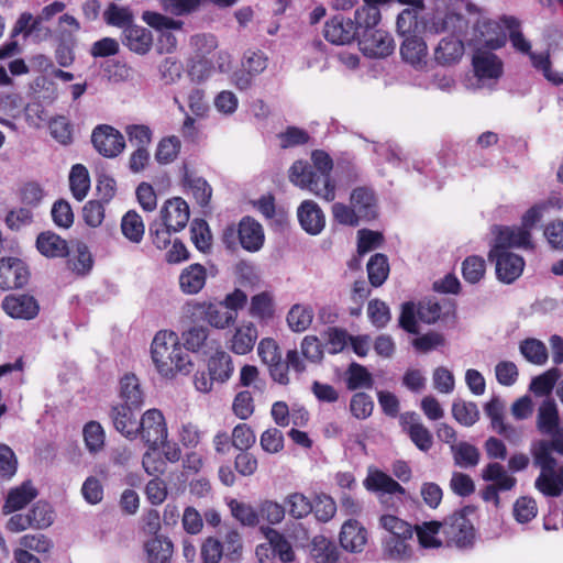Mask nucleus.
Instances as JSON below:
<instances>
[{
	"mask_svg": "<svg viewBox=\"0 0 563 563\" xmlns=\"http://www.w3.org/2000/svg\"><path fill=\"white\" fill-rule=\"evenodd\" d=\"M501 23L509 32V41L514 48L528 55L531 52V44L520 31L519 21L512 16H504Z\"/></svg>",
	"mask_w": 563,
	"mask_h": 563,
	"instance_id": "obj_52",
	"label": "nucleus"
},
{
	"mask_svg": "<svg viewBox=\"0 0 563 563\" xmlns=\"http://www.w3.org/2000/svg\"><path fill=\"white\" fill-rule=\"evenodd\" d=\"M238 240L245 251H260L265 241L263 227L251 217L242 218L238 225Z\"/></svg>",
	"mask_w": 563,
	"mask_h": 563,
	"instance_id": "obj_18",
	"label": "nucleus"
},
{
	"mask_svg": "<svg viewBox=\"0 0 563 563\" xmlns=\"http://www.w3.org/2000/svg\"><path fill=\"white\" fill-rule=\"evenodd\" d=\"M350 203L355 208L361 220H372L377 216L376 196L369 187H357L352 190Z\"/></svg>",
	"mask_w": 563,
	"mask_h": 563,
	"instance_id": "obj_23",
	"label": "nucleus"
},
{
	"mask_svg": "<svg viewBox=\"0 0 563 563\" xmlns=\"http://www.w3.org/2000/svg\"><path fill=\"white\" fill-rule=\"evenodd\" d=\"M183 181L184 186L190 190L200 207L205 208L209 206L212 197V188L205 178L185 169Z\"/></svg>",
	"mask_w": 563,
	"mask_h": 563,
	"instance_id": "obj_33",
	"label": "nucleus"
},
{
	"mask_svg": "<svg viewBox=\"0 0 563 563\" xmlns=\"http://www.w3.org/2000/svg\"><path fill=\"white\" fill-rule=\"evenodd\" d=\"M442 530V525L438 521L424 522L416 527V532L420 545L424 549L439 548L442 542L437 538L438 532Z\"/></svg>",
	"mask_w": 563,
	"mask_h": 563,
	"instance_id": "obj_57",
	"label": "nucleus"
},
{
	"mask_svg": "<svg viewBox=\"0 0 563 563\" xmlns=\"http://www.w3.org/2000/svg\"><path fill=\"white\" fill-rule=\"evenodd\" d=\"M358 38L361 51L368 57L384 58L395 49L393 36L383 30L364 32Z\"/></svg>",
	"mask_w": 563,
	"mask_h": 563,
	"instance_id": "obj_11",
	"label": "nucleus"
},
{
	"mask_svg": "<svg viewBox=\"0 0 563 563\" xmlns=\"http://www.w3.org/2000/svg\"><path fill=\"white\" fill-rule=\"evenodd\" d=\"M92 256L85 244H79L76 254L68 258L67 267L77 275H86L92 268Z\"/></svg>",
	"mask_w": 563,
	"mask_h": 563,
	"instance_id": "obj_55",
	"label": "nucleus"
},
{
	"mask_svg": "<svg viewBox=\"0 0 563 563\" xmlns=\"http://www.w3.org/2000/svg\"><path fill=\"white\" fill-rule=\"evenodd\" d=\"M2 310L13 319L32 320L40 312L37 300L29 294H11L1 302Z\"/></svg>",
	"mask_w": 563,
	"mask_h": 563,
	"instance_id": "obj_12",
	"label": "nucleus"
},
{
	"mask_svg": "<svg viewBox=\"0 0 563 563\" xmlns=\"http://www.w3.org/2000/svg\"><path fill=\"white\" fill-rule=\"evenodd\" d=\"M413 538L383 540V558L393 562H408L413 555Z\"/></svg>",
	"mask_w": 563,
	"mask_h": 563,
	"instance_id": "obj_35",
	"label": "nucleus"
},
{
	"mask_svg": "<svg viewBox=\"0 0 563 563\" xmlns=\"http://www.w3.org/2000/svg\"><path fill=\"white\" fill-rule=\"evenodd\" d=\"M209 330L206 327L195 325L183 333L184 344L186 351L198 352L200 351L208 339Z\"/></svg>",
	"mask_w": 563,
	"mask_h": 563,
	"instance_id": "obj_64",
	"label": "nucleus"
},
{
	"mask_svg": "<svg viewBox=\"0 0 563 563\" xmlns=\"http://www.w3.org/2000/svg\"><path fill=\"white\" fill-rule=\"evenodd\" d=\"M364 483L367 489L382 494L380 499L383 503H385L384 497L387 495L402 496L406 494L405 488L398 482L380 471L371 473Z\"/></svg>",
	"mask_w": 563,
	"mask_h": 563,
	"instance_id": "obj_27",
	"label": "nucleus"
},
{
	"mask_svg": "<svg viewBox=\"0 0 563 563\" xmlns=\"http://www.w3.org/2000/svg\"><path fill=\"white\" fill-rule=\"evenodd\" d=\"M552 451L549 440L541 439L531 443L533 464L540 468L534 487L547 497H559L563 493V465L558 466Z\"/></svg>",
	"mask_w": 563,
	"mask_h": 563,
	"instance_id": "obj_2",
	"label": "nucleus"
},
{
	"mask_svg": "<svg viewBox=\"0 0 563 563\" xmlns=\"http://www.w3.org/2000/svg\"><path fill=\"white\" fill-rule=\"evenodd\" d=\"M428 27L435 34L448 32L452 34L451 36H457L466 30L467 22L463 15L455 12L438 13L431 19Z\"/></svg>",
	"mask_w": 563,
	"mask_h": 563,
	"instance_id": "obj_28",
	"label": "nucleus"
},
{
	"mask_svg": "<svg viewBox=\"0 0 563 563\" xmlns=\"http://www.w3.org/2000/svg\"><path fill=\"white\" fill-rule=\"evenodd\" d=\"M476 29L488 47L497 49L505 45L506 35L498 22L489 19H482L477 22Z\"/></svg>",
	"mask_w": 563,
	"mask_h": 563,
	"instance_id": "obj_40",
	"label": "nucleus"
},
{
	"mask_svg": "<svg viewBox=\"0 0 563 563\" xmlns=\"http://www.w3.org/2000/svg\"><path fill=\"white\" fill-rule=\"evenodd\" d=\"M163 223L172 228L173 232L181 231L189 221L188 203L180 197L169 199L161 210Z\"/></svg>",
	"mask_w": 563,
	"mask_h": 563,
	"instance_id": "obj_19",
	"label": "nucleus"
},
{
	"mask_svg": "<svg viewBox=\"0 0 563 563\" xmlns=\"http://www.w3.org/2000/svg\"><path fill=\"white\" fill-rule=\"evenodd\" d=\"M402 59L417 70H424L429 64L428 46L424 40L418 34L408 35L400 46Z\"/></svg>",
	"mask_w": 563,
	"mask_h": 563,
	"instance_id": "obj_15",
	"label": "nucleus"
},
{
	"mask_svg": "<svg viewBox=\"0 0 563 563\" xmlns=\"http://www.w3.org/2000/svg\"><path fill=\"white\" fill-rule=\"evenodd\" d=\"M162 9L174 16H187L200 10L203 0H158Z\"/></svg>",
	"mask_w": 563,
	"mask_h": 563,
	"instance_id": "obj_49",
	"label": "nucleus"
},
{
	"mask_svg": "<svg viewBox=\"0 0 563 563\" xmlns=\"http://www.w3.org/2000/svg\"><path fill=\"white\" fill-rule=\"evenodd\" d=\"M494 235L490 249L496 253L508 251L509 249L533 250L534 244L532 235L521 225H494L492 229Z\"/></svg>",
	"mask_w": 563,
	"mask_h": 563,
	"instance_id": "obj_5",
	"label": "nucleus"
},
{
	"mask_svg": "<svg viewBox=\"0 0 563 563\" xmlns=\"http://www.w3.org/2000/svg\"><path fill=\"white\" fill-rule=\"evenodd\" d=\"M121 231L130 242L139 244L145 231L141 216L134 210L128 211L121 220Z\"/></svg>",
	"mask_w": 563,
	"mask_h": 563,
	"instance_id": "obj_43",
	"label": "nucleus"
},
{
	"mask_svg": "<svg viewBox=\"0 0 563 563\" xmlns=\"http://www.w3.org/2000/svg\"><path fill=\"white\" fill-rule=\"evenodd\" d=\"M401 424L410 440L422 452H428L433 444V437L429 429L420 421L416 412H405L400 417Z\"/></svg>",
	"mask_w": 563,
	"mask_h": 563,
	"instance_id": "obj_16",
	"label": "nucleus"
},
{
	"mask_svg": "<svg viewBox=\"0 0 563 563\" xmlns=\"http://www.w3.org/2000/svg\"><path fill=\"white\" fill-rule=\"evenodd\" d=\"M486 263L485 260L477 255L468 256L462 264V274L466 282L470 284L478 283L485 275Z\"/></svg>",
	"mask_w": 563,
	"mask_h": 563,
	"instance_id": "obj_58",
	"label": "nucleus"
},
{
	"mask_svg": "<svg viewBox=\"0 0 563 563\" xmlns=\"http://www.w3.org/2000/svg\"><path fill=\"white\" fill-rule=\"evenodd\" d=\"M69 187L75 199L81 201L86 198L90 188V178L88 169L84 165L76 164L71 167Z\"/></svg>",
	"mask_w": 563,
	"mask_h": 563,
	"instance_id": "obj_42",
	"label": "nucleus"
},
{
	"mask_svg": "<svg viewBox=\"0 0 563 563\" xmlns=\"http://www.w3.org/2000/svg\"><path fill=\"white\" fill-rule=\"evenodd\" d=\"M528 56L532 66L541 71L548 81L556 86L563 85V73L552 69L550 54L548 52L536 53L531 51Z\"/></svg>",
	"mask_w": 563,
	"mask_h": 563,
	"instance_id": "obj_44",
	"label": "nucleus"
},
{
	"mask_svg": "<svg viewBox=\"0 0 563 563\" xmlns=\"http://www.w3.org/2000/svg\"><path fill=\"white\" fill-rule=\"evenodd\" d=\"M37 496V489L30 481L22 483L20 486L12 488L5 499L3 514L8 515L24 508Z\"/></svg>",
	"mask_w": 563,
	"mask_h": 563,
	"instance_id": "obj_29",
	"label": "nucleus"
},
{
	"mask_svg": "<svg viewBox=\"0 0 563 563\" xmlns=\"http://www.w3.org/2000/svg\"><path fill=\"white\" fill-rule=\"evenodd\" d=\"M91 142L99 154L109 158L118 156L125 147L123 135L108 124H101L93 129Z\"/></svg>",
	"mask_w": 563,
	"mask_h": 563,
	"instance_id": "obj_9",
	"label": "nucleus"
},
{
	"mask_svg": "<svg viewBox=\"0 0 563 563\" xmlns=\"http://www.w3.org/2000/svg\"><path fill=\"white\" fill-rule=\"evenodd\" d=\"M454 464L461 468L475 467L479 463V450L465 441L451 445Z\"/></svg>",
	"mask_w": 563,
	"mask_h": 563,
	"instance_id": "obj_39",
	"label": "nucleus"
},
{
	"mask_svg": "<svg viewBox=\"0 0 563 563\" xmlns=\"http://www.w3.org/2000/svg\"><path fill=\"white\" fill-rule=\"evenodd\" d=\"M190 46L197 58L206 59L218 47V40L210 33L195 34L190 37Z\"/></svg>",
	"mask_w": 563,
	"mask_h": 563,
	"instance_id": "obj_61",
	"label": "nucleus"
},
{
	"mask_svg": "<svg viewBox=\"0 0 563 563\" xmlns=\"http://www.w3.org/2000/svg\"><path fill=\"white\" fill-rule=\"evenodd\" d=\"M206 279V268L200 264H191L180 273L179 287L187 295H196L203 288Z\"/></svg>",
	"mask_w": 563,
	"mask_h": 563,
	"instance_id": "obj_31",
	"label": "nucleus"
},
{
	"mask_svg": "<svg viewBox=\"0 0 563 563\" xmlns=\"http://www.w3.org/2000/svg\"><path fill=\"white\" fill-rule=\"evenodd\" d=\"M120 398L122 405L141 409L144 404V393L139 378L134 374H126L120 380Z\"/></svg>",
	"mask_w": 563,
	"mask_h": 563,
	"instance_id": "obj_32",
	"label": "nucleus"
},
{
	"mask_svg": "<svg viewBox=\"0 0 563 563\" xmlns=\"http://www.w3.org/2000/svg\"><path fill=\"white\" fill-rule=\"evenodd\" d=\"M473 68L478 82L497 80L503 74V63L497 55L478 51L473 57Z\"/></svg>",
	"mask_w": 563,
	"mask_h": 563,
	"instance_id": "obj_20",
	"label": "nucleus"
},
{
	"mask_svg": "<svg viewBox=\"0 0 563 563\" xmlns=\"http://www.w3.org/2000/svg\"><path fill=\"white\" fill-rule=\"evenodd\" d=\"M139 434L152 450L165 445L168 431L163 413L157 409H150L139 420Z\"/></svg>",
	"mask_w": 563,
	"mask_h": 563,
	"instance_id": "obj_6",
	"label": "nucleus"
},
{
	"mask_svg": "<svg viewBox=\"0 0 563 563\" xmlns=\"http://www.w3.org/2000/svg\"><path fill=\"white\" fill-rule=\"evenodd\" d=\"M488 258L495 262L496 277L504 284H512L523 272L525 260L522 256L509 251H499L494 253L493 249L488 252Z\"/></svg>",
	"mask_w": 563,
	"mask_h": 563,
	"instance_id": "obj_8",
	"label": "nucleus"
},
{
	"mask_svg": "<svg viewBox=\"0 0 563 563\" xmlns=\"http://www.w3.org/2000/svg\"><path fill=\"white\" fill-rule=\"evenodd\" d=\"M379 525L384 529L385 534L383 540H396L402 538L412 539L413 537V528L407 521L393 516V515H384L379 519Z\"/></svg>",
	"mask_w": 563,
	"mask_h": 563,
	"instance_id": "obj_36",
	"label": "nucleus"
},
{
	"mask_svg": "<svg viewBox=\"0 0 563 563\" xmlns=\"http://www.w3.org/2000/svg\"><path fill=\"white\" fill-rule=\"evenodd\" d=\"M266 539L271 544L274 558H278L283 563H290L295 560V552L291 544L277 530L267 529Z\"/></svg>",
	"mask_w": 563,
	"mask_h": 563,
	"instance_id": "obj_41",
	"label": "nucleus"
},
{
	"mask_svg": "<svg viewBox=\"0 0 563 563\" xmlns=\"http://www.w3.org/2000/svg\"><path fill=\"white\" fill-rule=\"evenodd\" d=\"M142 20L159 33L157 45L162 53H172L176 49L178 41L174 32L184 29V21L155 11H144Z\"/></svg>",
	"mask_w": 563,
	"mask_h": 563,
	"instance_id": "obj_4",
	"label": "nucleus"
},
{
	"mask_svg": "<svg viewBox=\"0 0 563 563\" xmlns=\"http://www.w3.org/2000/svg\"><path fill=\"white\" fill-rule=\"evenodd\" d=\"M122 42L130 51L145 55L152 48L153 35L146 27L133 24L123 31Z\"/></svg>",
	"mask_w": 563,
	"mask_h": 563,
	"instance_id": "obj_26",
	"label": "nucleus"
},
{
	"mask_svg": "<svg viewBox=\"0 0 563 563\" xmlns=\"http://www.w3.org/2000/svg\"><path fill=\"white\" fill-rule=\"evenodd\" d=\"M482 478L492 482L500 492L511 490L517 484L516 477L509 475L505 466L498 462L488 463L482 470Z\"/></svg>",
	"mask_w": 563,
	"mask_h": 563,
	"instance_id": "obj_34",
	"label": "nucleus"
},
{
	"mask_svg": "<svg viewBox=\"0 0 563 563\" xmlns=\"http://www.w3.org/2000/svg\"><path fill=\"white\" fill-rule=\"evenodd\" d=\"M36 247L46 257H64L68 254L67 242L53 232H43L37 236Z\"/></svg>",
	"mask_w": 563,
	"mask_h": 563,
	"instance_id": "obj_37",
	"label": "nucleus"
},
{
	"mask_svg": "<svg viewBox=\"0 0 563 563\" xmlns=\"http://www.w3.org/2000/svg\"><path fill=\"white\" fill-rule=\"evenodd\" d=\"M139 408H132L126 405H118L111 409L110 416L113 426L118 432L128 439H134L139 435Z\"/></svg>",
	"mask_w": 563,
	"mask_h": 563,
	"instance_id": "obj_17",
	"label": "nucleus"
},
{
	"mask_svg": "<svg viewBox=\"0 0 563 563\" xmlns=\"http://www.w3.org/2000/svg\"><path fill=\"white\" fill-rule=\"evenodd\" d=\"M423 8H410L402 10L397 16V32L404 38L408 35L418 34L419 31V21H418V10H422Z\"/></svg>",
	"mask_w": 563,
	"mask_h": 563,
	"instance_id": "obj_54",
	"label": "nucleus"
},
{
	"mask_svg": "<svg viewBox=\"0 0 563 563\" xmlns=\"http://www.w3.org/2000/svg\"><path fill=\"white\" fill-rule=\"evenodd\" d=\"M374 379L367 368L361 364L352 363L346 372V386L350 390L372 388Z\"/></svg>",
	"mask_w": 563,
	"mask_h": 563,
	"instance_id": "obj_51",
	"label": "nucleus"
},
{
	"mask_svg": "<svg viewBox=\"0 0 563 563\" xmlns=\"http://www.w3.org/2000/svg\"><path fill=\"white\" fill-rule=\"evenodd\" d=\"M452 415L462 426L472 427L479 419L477 405L472 401L455 399L452 404Z\"/></svg>",
	"mask_w": 563,
	"mask_h": 563,
	"instance_id": "obj_47",
	"label": "nucleus"
},
{
	"mask_svg": "<svg viewBox=\"0 0 563 563\" xmlns=\"http://www.w3.org/2000/svg\"><path fill=\"white\" fill-rule=\"evenodd\" d=\"M209 375L217 383H227L234 373V362L230 353L219 349L208 358L207 363Z\"/></svg>",
	"mask_w": 563,
	"mask_h": 563,
	"instance_id": "obj_25",
	"label": "nucleus"
},
{
	"mask_svg": "<svg viewBox=\"0 0 563 563\" xmlns=\"http://www.w3.org/2000/svg\"><path fill=\"white\" fill-rule=\"evenodd\" d=\"M367 542V531L356 520H347L343 523L340 532V543L343 549L350 552H361Z\"/></svg>",
	"mask_w": 563,
	"mask_h": 563,
	"instance_id": "obj_22",
	"label": "nucleus"
},
{
	"mask_svg": "<svg viewBox=\"0 0 563 563\" xmlns=\"http://www.w3.org/2000/svg\"><path fill=\"white\" fill-rule=\"evenodd\" d=\"M258 339V331L252 322H243L227 338L225 345L235 355L251 353Z\"/></svg>",
	"mask_w": 563,
	"mask_h": 563,
	"instance_id": "obj_13",
	"label": "nucleus"
},
{
	"mask_svg": "<svg viewBox=\"0 0 563 563\" xmlns=\"http://www.w3.org/2000/svg\"><path fill=\"white\" fill-rule=\"evenodd\" d=\"M103 20L108 25L125 31V27L133 25L134 15L128 7H120L111 2L103 11Z\"/></svg>",
	"mask_w": 563,
	"mask_h": 563,
	"instance_id": "obj_45",
	"label": "nucleus"
},
{
	"mask_svg": "<svg viewBox=\"0 0 563 563\" xmlns=\"http://www.w3.org/2000/svg\"><path fill=\"white\" fill-rule=\"evenodd\" d=\"M464 54V44L459 36L443 37L434 48V60L442 66L456 64Z\"/></svg>",
	"mask_w": 563,
	"mask_h": 563,
	"instance_id": "obj_24",
	"label": "nucleus"
},
{
	"mask_svg": "<svg viewBox=\"0 0 563 563\" xmlns=\"http://www.w3.org/2000/svg\"><path fill=\"white\" fill-rule=\"evenodd\" d=\"M323 36L332 44L344 45L360 37V33L352 20L335 15L325 22Z\"/></svg>",
	"mask_w": 563,
	"mask_h": 563,
	"instance_id": "obj_14",
	"label": "nucleus"
},
{
	"mask_svg": "<svg viewBox=\"0 0 563 563\" xmlns=\"http://www.w3.org/2000/svg\"><path fill=\"white\" fill-rule=\"evenodd\" d=\"M475 510L472 507L453 512L441 525L446 542L457 548H466L473 543L475 531L471 520Z\"/></svg>",
	"mask_w": 563,
	"mask_h": 563,
	"instance_id": "obj_3",
	"label": "nucleus"
},
{
	"mask_svg": "<svg viewBox=\"0 0 563 563\" xmlns=\"http://www.w3.org/2000/svg\"><path fill=\"white\" fill-rule=\"evenodd\" d=\"M30 271L27 265L18 257L0 260V288L3 290L21 288L27 284Z\"/></svg>",
	"mask_w": 563,
	"mask_h": 563,
	"instance_id": "obj_10",
	"label": "nucleus"
},
{
	"mask_svg": "<svg viewBox=\"0 0 563 563\" xmlns=\"http://www.w3.org/2000/svg\"><path fill=\"white\" fill-rule=\"evenodd\" d=\"M82 434L86 448L90 453H97L103 449L106 434L99 422L90 421L86 423L82 430Z\"/></svg>",
	"mask_w": 563,
	"mask_h": 563,
	"instance_id": "obj_53",
	"label": "nucleus"
},
{
	"mask_svg": "<svg viewBox=\"0 0 563 563\" xmlns=\"http://www.w3.org/2000/svg\"><path fill=\"white\" fill-rule=\"evenodd\" d=\"M305 189H308L310 192L328 202L335 199V185L332 183L331 177L327 175L321 176L320 174H316L311 184Z\"/></svg>",
	"mask_w": 563,
	"mask_h": 563,
	"instance_id": "obj_59",
	"label": "nucleus"
},
{
	"mask_svg": "<svg viewBox=\"0 0 563 563\" xmlns=\"http://www.w3.org/2000/svg\"><path fill=\"white\" fill-rule=\"evenodd\" d=\"M192 316L199 317L207 321L211 327L217 329H227L236 320V312L230 311L225 306L206 301H196L188 305Z\"/></svg>",
	"mask_w": 563,
	"mask_h": 563,
	"instance_id": "obj_7",
	"label": "nucleus"
},
{
	"mask_svg": "<svg viewBox=\"0 0 563 563\" xmlns=\"http://www.w3.org/2000/svg\"><path fill=\"white\" fill-rule=\"evenodd\" d=\"M301 228L311 235L321 233L325 225V217L321 208L313 200H305L297 210Z\"/></svg>",
	"mask_w": 563,
	"mask_h": 563,
	"instance_id": "obj_21",
	"label": "nucleus"
},
{
	"mask_svg": "<svg viewBox=\"0 0 563 563\" xmlns=\"http://www.w3.org/2000/svg\"><path fill=\"white\" fill-rule=\"evenodd\" d=\"M560 376L558 368H550L531 380L530 390L537 396L549 395Z\"/></svg>",
	"mask_w": 563,
	"mask_h": 563,
	"instance_id": "obj_60",
	"label": "nucleus"
},
{
	"mask_svg": "<svg viewBox=\"0 0 563 563\" xmlns=\"http://www.w3.org/2000/svg\"><path fill=\"white\" fill-rule=\"evenodd\" d=\"M536 426L543 435L553 434L560 428V418L556 404L552 399H545L538 408Z\"/></svg>",
	"mask_w": 563,
	"mask_h": 563,
	"instance_id": "obj_30",
	"label": "nucleus"
},
{
	"mask_svg": "<svg viewBox=\"0 0 563 563\" xmlns=\"http://www.w3.org/2000/svg\"><path fill=\"white\" fill-rule=\"evenodd\" d=\"M285 504L288 507L289 515L297 519L307 517L313 509L309 498L300 493L287 496Z\"/></svg>",
	"mask_w": 563,
	"mask_h": 563,
	"instance_id": "obj_62",
	"label": "nucleus"
},
{
	"mask_svg": "<svg viewBox=\"0 0 563 563\" xmlns=\"http://www.w3.org/2000/svg\"><path fill=\"white\" fill-rule=\"evenodd\" d=\"M153 363L161 376L173 378L176 374H188L192 369L189 353L174 331H158L151 345Z\"/></svg>",
	"mask_w": 563,
	"mask_h": 563,
	"instance_id": "obj_1",
	"label": "nucleus"
},
{
	"mask_svg": "<svg viewBox=\"0 0 563 563\" xmlns=\"http://www.w3.org/2000/svg\"><path fill=\"white\" fill-rule=\"evenodd\" d=\"M519 351L522 356L530 363L543 365L548 361V349L545 344L538 339H526L521 341Z\"/></svg>",
	"mask_w": 563,
	"mask_h": 563,
	"instance_id": "obj_46",
	"label": "nucleus"
},
{
	"mask_svg": "<svg viewBox=\"0 0 563 563\" xmlns=\"http://www.w3.org/2000/svg\"><path fill=\"white\" fill-rule=\"evenodd\" d=\"M313 319V310L310 306L295 305L287 314V323L295 332H303L309 328Z\"/></svg>",
	"mask_w": 563,
	"mask_h": 563,
	"instance_id": "obj_48",
	"label": "nucleus"
},
{
	"mask_svg": "<svg viewBox=\"0 0 563 563\" xmlns=\"http://www.w3.org/2000/svg\"><path fill=\"white\" fill-rule=\"evenodd\" d=\"M147 563H169L174 547L168 538L156 536L145 543Z\"/></svg>",
	"mask_w": 563,
	"mask_h": 563,
	"instance_id": "obj_38",
	"label": "nucleus"
},
{
	"mask_svg": "<svg viewBox=\"0 0 563 563\" xmlns=\"http://www.w3.org/2000/svg\"><path fill=\"white\" fill-rule=\"evenodd\" d=\"M389 265L387 256L380 253L373 255L367 263V274L369 283L374 287H379L388 277Z\"/></svg>",
	"mask_w": 563,
	"mask_h": 563,
	"instance_id": "obj_50",
	"label": "nucleus"
},
{
	"mask_svg": "<svg viewBox=\"0 0 563 563\" xmlns=\"http://www.w3.org/2000/svg\"><path fill=\"white\" fill-rule=\"evenodd\" d=\"M367 314L372 324L378 329L385 328L391 319L389 307L379 299L368 302Z\"/></svg>",
	"mask_w": 563,
	"mask_h": 563,
	"instance_id": "obj_63",
	"label": "nucleus"
},
{
	"mask_svg": "<svg viewBox=\"0 0 563 563\" xmlns=\"http://www.w3.org/2000/svg\"><path fill=\"white\" fill-rule=\"evenodd\" d=\"M312 555L319 563H334L338 560V550L334 543L319 536L312 540Z\"/></svg>",
	"mask_w": 563,
	"mask_h": 563,
	"instance_id": "obj_56",
	"label": "nucleus"
}]
</instances>
